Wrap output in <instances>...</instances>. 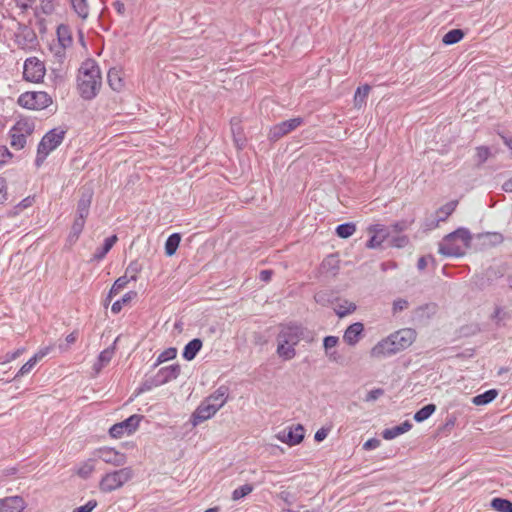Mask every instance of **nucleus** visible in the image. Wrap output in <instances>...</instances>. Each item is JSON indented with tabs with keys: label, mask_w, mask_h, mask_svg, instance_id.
<instances>
[{
	"label": "nucleus",
	"mask_w": 512,
	"mask_h": 512,
	"mask_svg": "<svg viewBox=\"0 0 512 512\" xmlns=\"http://www.w3.org/2000/svg\"><path fill=\"white\" fill-rule=\"evenodd\" d=\"M76 82L78 94L83 100L91 101L97 97L102 87V75L96 60L87 58L81 63Z\"/></svg>",
	"instance_id": "nucleus-1"
},
{
	"label": "nucleus",
	"mask_w": 512,
	"mask_h": 512,
	"mask_svg": "<svg viewBox=\"0 0 512 512\" xmlns=\"http://www.w3.org/2000/svg\"><path fill=\"white\" fill-rule=\"evenodd\" d=\"M472 235L467 228L460 227L444 236L439 243L438 252L446 257H462L466 249L470 248Z\"/></svg>",
	"instance_id": "nucleus-2"
},
{
	"label": "nucleus",
	"mask_w": 512,
	"mask_h": 512,
	"mask_svg": "<svg viewBox=\"0 0 512 512\" xmlns=\"http://www.w3.org/2000/svg\"><path fill=\"white\" fill-rule=\"evenodd\" d=\"M93 195V189L90 187H83L80 190V198L77 202L75 218L68 235V241L70 243H75L84 229L86 219L90 213Z\"/></svg>",
	"instance_id": "nucleus-3"
},
{
	"label": "nucleus",
	"mask_w": 512,
	"mask_h": 512,
	"mask_svg": "<svg viewBox=\"0 0 512 512\" xmlns=\"http://www.w3.org/2000/svg\"><path fill=\"white\" fill-rule=\"evenodd\" d=\"M132 477L133 470L130 467L106 473L99 482V489L104 493L115 491L130 481Z\"/></svg>",
	"instance_id": "nucleus-4"
},
{
	"label": "nucleus",
	"mask_w": 512,
	"mask_h": 512,
	"mask_svg": "<svg viewBox=\"0 0 512 512\" xmlns=\"http://www.w3.org/2000/svg\"><path fill=\"white\" fill-rule=\"evenodd\" d=\"M35 124L30 119L18 120L9 130L10 146L15 150H21L26 146L27 137L32 135Z\"/></svg>",
	"instance_id": "nucleus-5"
},
{
	"label": "nucleus",
	"mask_w": 512,
	"mask_h": 512,
	"mask_svg": "<svg viewBox=\"0 0 512 512\" xmlns=\"http://www.w3.org/2000/svg\"><path fill=\"white\" fill-rule=\"evenodd\" d=\"M19 106L29 110H43L52 104V97L45 91H27L17 100Z\"/></svg>",
	"instance_id": "nucleus-6"
},
{
	"label": "nucleus",
	"mask_w": 512,
	"mask_h": 512,
	"mask_svg": "<svg viewBox=\"0 0 512 512\" xmlns=\"http://www.w3.org/2000/svg\"><path fill=\"white\" fill-rule=\"evenodd\" d=\"M143 418V415L133 414L122 422L112 425L109 429V435L112 438H120L124 434L131 435L138 429Z\"/></svg>",
	"instance_id": "nucleus-7"
},
{
	"label": "nucleus",
	"mask_w": 512,
	"mask_h": 512,
	"mask_svg": "<svg viewBox=\"0 0 512 512\" xmlns=\"http://www.w3.org/2000/svg\"><path fill=\"white\" fill-rule=\"evenodd\" d=\"M304 123V119L302 117H295L289 120L282 121L270 127L268 132V140L271 142H276L282 137L286 136L290 132L294 131L296 128L301 126Z\"/></svg>",
	"instance_id": "nucleus-8"
},
{
	"label": "nucleus",
	"mask_w": 512,
	"mask_h": 512,
	"mask_svg": "<svg viewBox=\"0 0 512 512\" xmlns=\"http://www.w3.org/2000/svg\"><path fill=\"white\" fill-rule=\"evenodd\" d=\"M305 328L301 324L291 322L283 325L277 336L278 341H283L284 344L296 346L301 339H304Z\"/></svg>",
	"instance_id": "nucleus-9"
},
{
	"label": "nucleus",
	"mask_w": 512,
	"mask_h": 512,
	"mask_svg": "<svg viewBox=\"0 0 512 512\" xmlns=\"http://www.w3.org/2000/svg\"><path fill=\"white\" fill-rule=\"evenodd\" d=\"M66 133V129L60 127L53 128L44 134L37 147L50 154L62 144Z\"/></svg>",
	"instance_id": "nucleus-10"
},
{
	"label": "nucleus",
	"mask_w": 512,
	"mask_h": 512,
	"mask_svg": "<svg viewBox=\"0 0 512 512\" xmlns=\"http://www.w3.org/2000/svg\"><path fill=\"white\" fill-rule=\"evenodd\" d=\"M45 75L44 64L36 57L26 59L24 63L23 78L26 81L39 83Z\"/></svg>",
	"instance_id": "nucleus-11"
},
{
	"label": "nucleus",
	"mask_w": 512,
	"mask_h": 512,
	"mask_svg": "<svg viewBox=\"0 0 512 512\" xmlns=\"http://www.w3.org/2000/svg\"><path fill=\"white\" fill-rule=\"evenodd\" d=\"M305 436V429L301 424H297L295 427H289L284 429L277 435V438L288 444L289 446H295L300 444Z\"/></svg>",
	"instance_id": "nucleus-12"
},
{
	"label": "nucleus",
	"mask_w": 512,
	"mask_h": 512,
	"mask_svg": "<svg viewBox=\"0 0 512 512\" xmlns=\"http://www.w3.org/2000/svg\"><path fill=\"white\" fill-rule=\"evenodd\" d=\"M398 351L407 349L416 339V331L412 328L400 329L389 335Z\"/></svg>",
	"instance_id": "nucleus-13"
},
{
	"label": "nucleus",
	"mask_w": 512,
	"mask_h": 512,
	"mask_svg": "<svg viewBox=\"0 0 512 512\" xmlns=\"http://www.w3.org/2000/svg\"><path fill=\"white\" fill-rule=\"evenodd\" d=\"M216 405L209 404L203 400L191 415V423L197 426L202 422L212 418L217 413Z\"/></svg>",
	"instance_id": "nucleus-14"
},
{
	"label": "nucleus",
	"mask_w": 512,
	"mask_h": 512,
	"mask_svg": "<svg viewBox=\"0 0 512 512\" xmlns=\"http://www.w3.org/2000/svg\"><path fill=\"white\" fill-rule=\"evenodd\" d=\"M399 351L396 348L392 338L388 336L387 338L379 341L372 349L371 356L375 358H387L392 355L397 354Z\"/></svg>",
	"instance_id": "nucleus-15"
},
{
	"label": "nucleus",
	"mask_w": 512,
	"mask_h": 512,
	"mask_svg": "<svg viewBox=\"0 0 512 512\" xmlns=\"http://www.w3.org/2000/svg\"><path fill=\"white\" fill-rule=\"evenodd\" d=\"M99 459L105 463L112 464L114 466H123L126 463V456L123 453L116 451L114 448L102 447L97 451Z\"/></svg>",
	"instance_id": "nucleus-16"
},
{
	"label": "nucleus",
	"mask_w": 512,
	"mask_h": 512,
	"mask_svg": "<svg viewBox=\"0 0 512 512\" xmlns=\"http://www.w3.org/2000/svg\"><path fill=\"white\" fill-rule=\"evenodd\" d=\"M16 42L23 49H32L38 44L36 33L28 26L19 29L16 33Z\"/></svg>",
	"instance_id": "nucleus-17"
},
{
	"label": "nucleus",
	"mask_w": 512,
	"mask_h": 512,
	"mask_svg": "<svg viewBox=\"0 0 512 512\" xmlns=\"http://www.w3.org/2000/svg\"><path fill=\"white\" fill-rule=\"evenodd\" d=\"M364 324L355 322L344 331L343 341L349 346H355L364 336Z\"/></svg>",
	"instance_id": "nucleus-18"
},
{
	"label": "nucleus",
	"mask_w": 512,
	"mask_h": 512,
	"mask_svg": "<svg viewBox=\"0 0 512 512\" xmlns=\"http://www.w3.org/2000/svg\"><path fill=\"white\" fill-rule=\"evenodd\" d=\"M26 503L21 496H10L0 499V512H22Z\"/></svg>",
	"instance_id": "nucleus-19"
},
{
	"label": "nucleus",
	"mask_w": 512,
	"mask_h": 512,
	"mask_svg": "<svg viewBox=\"0 0 512 512\" xmlns=\"http://www.w3.org/2000/svg\"><path fill=\"white\" fill-rule=\"evenodd\" d=\"M181 372V366L178 363L162 367L156 373V378L159 379L162 385L178 378Z\"/></svg>",
	"instance_id": "nucleus-20"
},
{
	"label": "nucleus",
	"mask_w": 512,
	"mask_h": 512,
	"mask_svg": "<svg viewBox=\"0 0 512 512\" xmlns=\"http://www.w3.org/2000/svg\"><path fill=\"white\" fill-rule=\"evenodd\" d=\"M229 394V387L221 385L211 395L206 397L204 400L209 404L216 405L217 410L222 408L227 402Z\"/></svg>",
	"instance_id": "nucleus-21"
},
{
	"label": "nucleus",
	"mask_w": 512,
	"mask_h": 512,
	"mask_svg": "<svg viewBox=\"0 0 512 512\" xmlns=\"http://www.w3.org/2000/svg\"><path fill=\"white\" fill-rule=\"evenodd\" d=\"M413 425L409 420L402 422L391 428H386L382 431V437L385 440H392L399 435H402L412 429Z\"/></svg>",
	"instance_id": "nucleus-22"
},
{
	"label": "nucleus",
	"mask_w": 512,
	"mask_h": 512,
	"mask_svg": "<svg viewBox=\"0 0 512 512\" xmlns=\"http://www.w3.org/2000/svg\"><path fill=\"white\" fill-rule=\"evenodd\" d=\"M203 346V341L200 338H194L189 341L183 348L182 357L186 361H192L196 358Z\"/></svg>",
	"instance_id": "nucleus-23"
},
{
	"label": "nucleus",
	"mask_w": 512,
	"mask_h": 512,
	"mask_svg": "<svg viewBox=\"0 0 512 512\" xmlns=\"http://www.w3.org/2000/svg\"><path fill=\"white\" fill-rule=\"evenodd\" d=\"M117 240H118V237L115 234L107 237L104 240L103 245L96 249L95 253L93 254V257H92L91 261H101V260H103L105 258V256L107 255V253L115 245Z\"/></svg>",
	"instance_id": "nucleus-24"
},
{
	"label": "nucleus",
	"mask_w": 512,
	"mask_h": 512,
	"mask_svg": "<svg viewBox=\"0 0 512 512\" xmlns=\"http://www.w3.org/2000/svg\"><path fill=\"white\" fill-rule=\"evenodd\" d=\"M56 34H57L59 45L61 47L68 48L72 45V43H73L72 31H71V28L69 25L60 24L57 27Z\"/></svg>",
	"instance_id": "nucleus-25"
},
{
	"label": "nucleus",
	"mask_w": 512,
	"mask_h": 512,
	"mask_svg": "<svg viewBox=\"0 0 512 512\" xmlns=\"http://www.w3.org/2000/svg\"><path fill=\"white\" fill-rule=\"evenodd\" d=\"M107 82L110 88L116 92H120L124 87V80L120 75V71L116 68H111L108 71Z\"/></svg>",
	"instance_id": "nucleus-26"
},
{
	"label": "nucleus",
	"mask_w": 512,
	"mask_h": 512,
	"mask_svg": "<svg viewBox=\"0 0 512 512\" xmlns=\"http://www.w3.org/2000/svg\"><path fill=\"white\" fill-rule=\"evenodd\" d=\"M458 201L452 200L438 208L433 215L438 218V221L444 222L455 211Z\"/></svg>",
	"instance_id": "nucleus-27"
},
{
	"label": "nucleus",
	"mask_w": 512,
	"mask_h": 512,
	"mask_svg": "<svg viewBox=\"0 0 512 512\" xmlns=\"http://www.w3.org/2000/svg\"><path fill=\"white\" fill-rule=\"evenodd\" d=\"M181 242V234L180 233H172L168 236L165 242V255L171 257L175 255L179 245Z\"/></svg>",
	"instance_id": "nucleus-28"
},
{
	"label": "nucleus",
	"mask_w": 512,
	"mask_h": 512,
	"mask_svg": "<svg viewBox=\"0 0 512 512\" xmlns=\"http://www.w3.org/2000/svg\"><path fill=\"white\" fill-rule=\"evenodd\" d=\"M371 90V86L365 84L361 87H358L354 94V107L360 109L362 106L366 105L367 97Z\"/></svg>",
	"instance_id": "nucleus-29"
},
{
	"label": "nucleus",
	"mask_w": 512,
	"mask_h": 512,
	"mask_svg": "<svg viewBox=\"0 0 512 512\" xmlns=\"http://www.w3.org/2000/svg\"><path fill=\"white\" fill-rule=\"evenodd\" d=\"M464 36L465 33L462 29H451L442 37V43L447 46L453 45L460 42Z\"/></svg>",
	"instance_id": "nucleus-30"
},
{
	"label": "nucleus",
	"mask_w": 512,
	"mask_h": 512,
	"mask_svg": "<svg viewBox=\"0 0 512 512\" xmlns=\"http://www.w3.org/2000/svg\"><path fill=\"white\" fill-rule=\"evenodd\" d=\"M504 237L498 232L482 233V247H493L503 242Z\"/></svg>",
	"instance_id": "nucleus-31"
},
{
	"label": "nucleus",
	"mask_w": 512,
	"mask_h": 512,
	"mask_svg": "<svg viewBox=\"0 0 512 512\" xmlns=\"http://www.w3.org/2000/svg\"><path fill=\"white\" fill-rule=\"evenodd\" d=\"M436 409H437V407L435 404H433V403L427 404L414 413L413 419L417 423L424 422L430 416H432V414L436 411Z\"/></svg>",
	"instance_id": "nucleus-32"
},
{
	"label": "nucleus",
	"mask_w": 512,
	"mask_h": 512,
	"mask_svg": "<svg viewBox=\"0 0 512 512\" xmlns=\"http://www.w3.org/2000/svg\"><path fill=\"white\" fill-rule=\"evenodd\" d=\"M159 379L156 378V374L151 377L145 378L140 386L135 390V395L138 396L144 392H148L155 387L161 386Z\"/></svg>",
	"instance_id": "nucleus-33"
},
{
	"label": "nucleus",
	"mask_w": 512,
	"mask_h": 512,
	"mask_svg": "<svg viewBox=\"0 0 512 512\" xmlns=\"http://www.w3.org/2000/svg\"><path fill=\"white\" fill-rule=\"evenodd\" d=\"M489 505L498 512H512V502L506 498L495 497Z\"/></svg>",
	"instance_id": "nucleus-34"
},
{
	"label": "nucleus",
	"mask_w": 512,
	"mask_h": 512,
	"mask_svg": "<svg viewBox=\"0 0 512 512\" xmlns=\"http://www.w3.org/2000/svg\"><path fill=\"white\" fill-rule=\"evenodd\" d=\"M277 354L283 360H291L296 356L295 347L292 345L284 344L283 341H278Z\"/></svg>",
	"instance_id": "nucleus-35"
},
{
	"label": "nucleus",
	"mask_w": 512,
	"mask_h": 512,
	"mask_svg": "<svg viewBox=\"0 0 512 512\" xmlns=\"http://www.w3.org/2000/svg\"><path fill=\"white\" fill-rule=\"evenodd\" d=\"M137 297L136 291H129L125 293L121 299L116 300L111 307V311L113 314H118L122 310L123 306L132 301Z\"/></svg>",
	"instance_id": "nucleus-36"
},
{
	"label": "nucleus",
	"mask_w": 512,
	"mask_h": 512,
	"mask_svg": "<svg viewBox=\"0 0 512 512\" xmlns=\"http://www.w3.org/2000/svg\"><path fill=\"white\" fill-rule=\"evenodd\" d=\"M74 12L81 18L86 19L89 15L87 0H69Z\"/></svg>",
	"instance_id": "nucleus-37"
},
{
	"label": "nucleus",
	"mask_w": 512,
	"mask_h": 512,
	"mask_svg": "<svg viewBox=\"0 0 512 512\" xmlns=\"http://www.w3.org/2000/svg\"><path fill=\"white\" fill-rule=\"evenodd\" d=\"M355 231H356V225L353 222H346V223L339 224L335 230L336 235L342 239L349 238L350 236H352L355 233Z\"/></svg>",
	"instance_id": "nucleus-38"
},
{
	"label": "nucleus",
	"mask_w": 512,
	"mask_h": 512,
	"mask_svg": "<svg viewBox=\"0 0 512 512\" xmlns=\"http://www.w3.org/2000/svg\"><path fill=\"white\" fill-rule=\"evenodd\" d=\"M35 200L34 196H27L23 200H21L17 205H15L11 210L8 211L7 215L9 217H15L20 214L26 208H29L33 205Z\"/></svg>",
	"instance_id": "nucleus-39"
},
{
	"label": "nucleus",
	"mask_w": 512,
	"mask_h": 512,
	"mask_svg": "<svg viewBox=\"0 0 512 512\" xmlns=\"http://www.w3.org/2000/svg\"><path fill=\"white\" fill-rule=\"evenodd\" d=\"M176 356H177V349L175 347H169V348L165 349L158 355L155 363L153 364V368L159 366L160 364H162L166 361L173 360L174 358H176Z\"/></svg>",
	"instance_id": "nucleus-40"
},
{
	"label": "nucleus",
	"mask_w": 512,
	"mask_h": 512,
	"mask_svg": "<svg viewBox=\"0 0 512 512\" xmlns=\"http://www.w3.org/2000/svg\"><path fill=\"white\" fill-rule=\"evenodd\" d=\"M142 265L137 261L133 260L129 263L125 270V274L123 276H127L129 281H136L137 280V274L141 272Z\"/></svg>",
	"instance_id": "nucleus-41"
},
{
	"label": "nucleus",
	"mask_w": 512,
	"mask_h": 512,
	"mask_svg": "<svg viewBox=\"0 0 512 512\" xmlns=\"http://www.w3.org/2000/svg\"><path fill=\"white\" fill-rule=\"evenodd\" d=\"M128 283L129 279L127 276H121L117 278L108 293L107 300L110 301L112 297L116 295L121 289L125 288Z\"/></svg>",
	"instance_id": "nucleus-42"
},
{
	"label": "nucleus",
	"mask_w": 512,
	"mask_h": 512,
	"mask_svg": "<svg viewBox=\"0 0 512 512\" xmlns=\"http://www.w3.org/2000/svg\"><path fill=\"white\" fill-rule=\"evenodd\" d=\"M254 487L251 484H244L234 489L232 492L231 498L233 501H239L245 496L249 495L253 491Z\"/></svg>",
	"instance_id": "nucleus-43"
},
{
	"label": "nucleus",
	"mask_w": 512,
	"mask_h": 512,
	"mask_svg": "<svg viewBox=\"0 0 512 512\" xmlns=\"http://www.w3.org/2000/svg\"><path fill=\"white\" fill-rule=\"evenodd\" d=\"M40 5L35 9V15L38 16V10L45 15H50L55 10V0H39Z\"/></svg>",
	"instance_id": "nucleus-44"
},
{
	"label": "nucleus",
	"mask_w": 512,
	"mask_h": 512,
	"mask_svg": "<svg viewBox=\"0 0 512 512\" xmlns=\"http://www.w3.org/2000/svg\"><path fill=\"white\" fill-rule=\"evenodd\" d=\"M230 123L234 141L238 144L240 141H243V130L240 121L236 118H232Z\"/></svg>",
	"instance_id": "nucleus-45"
},
{
	"label": "nucleus",
	"mask_w": 512,
	"mask_h": 512,
	"mask_svg": "<svg viewBox=\"0 0 512 512\" xmlns=\"http://www.w3.org/2000/svg\"><path fill=\"white\" fill-rule=\"evenodd\" d=\"M37 364V358L31 357L25 364L22 365V367L18 370V372L15 375V378L22 377L26 374H28L33 367Z\"/></svg>",
	"instance_id": "nucleus-46"
},
{
	"label": "nucleus",
	"mask_w": 512,
	"mask_h": 512,
	"mask_svg": "<svg viewBox=\"0 0 512 512\" xmlns=\"http://www.w3.org/2000/svg\"><path fill=\"white\" fill-rule=\"evenodd\" d=\"M93 471L94 465L91 463V461H87L79 467V469L77 470V474L81 478L87 479L92 474Z\"/></svg>",
	"instance_id": "nucleus-47"
},
{
	"label": "nucleus",
	"mask_w": 512,
	"mask_h": 512,
	"mask_svg": "<svg viewBox=\"0 0 512 512\" xmlns=\"http://www.w3.org/2000/svg\"><path fill=\"white\" fill-rule=\"evenodd\" d=\"M114 353H115L114 346H110V347L104 349L103 351H101L100 354L98 355L97 359H99V361H101L102 363L107 365L111 361Z\"/></svg>",
	"instance_id": "nucleus-48"
},
{
	"label": "nucleus",
	"mask_w": 512,
	"mask_h": 512,
	"mask_svg": "<svg viewBox=\"0 0 512 512\" xmlns=\"http://www.w3.org/2000/svg\"><path fill=\"white\" fill-rule=\"evenodd\" d=\"M387 237L381 236L378 237L376 234H371V237L366 242V247L369 249H376L381 247L382 243L386 240Z\"/></svg>",
	"instance_id": "nucleus-49"
},
{
	"label": "nucleus",
	"mask_w": 512,
	"mask_h": 512,
	"mask_svg": "<svg viewBox=\"0 0 512 512\" xmlns=\"http://www.w3.org/2000/svg\"><path fill=\"white\" fill-rule=\"evenodd\" d=\"M499 391L497 389H490L482 393L481 403L482 405H487L494 401L498 396Z\"/></svg>",
	"instance_id": "nucleus-50"
},
{
	"label": "nucleus",
	"mask_w": 512,
	"mask_h": 512,
	"mask_svg": "<svg viewBox=\"0 0 512 512\" xmlns=\"http://www.w3.org/2000/svg\"><path fill=\"white\" fill-rule=\"evenodd\" d=\"M440 224V221H438V218H436L433 214H431L429 217H426L423 222V229L425 231H431L436 229Z\"/></svg>",
	"instance_id": "nucleus-51"
},
{
	"label": "nucleus",
	"mask_w": 512,
	"mask_h": 512,
	"mask_svg": "<svg viewBox=\"0 0 512 512\" xmlns=\"http://www.w3.org/2000/svg\"><path fill=\"white\" fill-rule=\"evenodd\" d=\"M338 342H339V338L337 336L329 335V336L324 337L323 347L325 349V352H328L329 350H331L332 348L337 346Z\"/></svg>",
	"instance_id": "nucleus-52"
},
{
	"label": "nucleus",
	"mask_w": 512,
	"mask_h": 512,
	"mask_svg": "<svg viewBox=\"0 0 512 512\" xmlns=\"http://www.w3.org/2000/svg\"><path fill=\"white\" fill-rule=\"evenodd\" d=\"M97 505V501L95 499H91L86 504L76 507L72 512H92Z\"/></svg>",
	"instance_id": "nucleus-53"
},
{
	"label": "nucleus",
	"mask_w": 512,
	"mask_h": 512,
	"mask_svg": "<svg viewBox=\"0 0 512 512\" xmlns=\"http://www.w3.org/2000/svg\"><path fill=\"white\" fill-rule=\"evenodd\" d=\"M409 306V302L406 300V299H403V298H398L396 300H394L393 302V313L396 314L398 312H401L405 309H407Z\"/></svg>",
	"instance_id": "nucleus-54"
},
{
	"label": "nucleus",
	"mask_w": 512,
	"mask_h": 512,
	"mask_svg": "<svg viewBox=\"0 0 512 512\" xmlns=\"http://www.w3.org/2000/svg\"><path fill=\"white\" fill-rule=\"evenodd\" d=\"M367 231L369 234H376L377 232H383L384 237L389 236V232L383 224H371L368 226Z\"/></svg>",
	"instance_id": "nucleus-55"
},
{
	"label": "nucleus",
	"mask_w": 512,
	"mask_h": 512,
	"mask_svg": "<svg viewBox=\"0 0 512 512\" xmlns=\"http://www.w3.org/2000/svg\"><path fill=\"white\" fill-rule=\"evenodd\" d=\"M409 243V238L406 235L395 236L391 239V246L396 248H403Z\"/></svg>",
	"instance_id": "nucleus-56"
},
{
	"label": "nucleus",
	"mask_w": 512,
	"mask_h": 512,
	"mask_svg": "<svg viewBox=\"0 0 512 512\" xmlns=\"http://www.w3.org/2000/svg\"><path fill=\"white\" fill-rule=\"evenodd\" d=\"M12 157L13 154L6 146H0V167L7 164Z\"/></svg>",
	"instance_id": "nucleus-57"
},
{
	"label": "nucleus",
	"mask_w": 512,
	"mask_h": 512,
	"mask_svg": "<svg viewBox=\"0 0 512 512\" xmlns=\"http://www.w3.org/2000/svg\"><path fill=\"white\" fill-rule=\"evenodd\" d=\"M8 199L7 180L0 177V204H4Z\"/></svg>",
	"instance_id": "nucleus-58"
},
{
	"label": "nucleus",
	"mask_w": 512,
	"mask_h": 512,
	"mask_svg": "<svg viewBox=\"0 0 512 512\" xmlns=\"http://www.w3.org/2000/svg\"><path fill=\"white\" fill-rule=\"evenodd\" d=\"M507 317V313L501 308L496 307L494 313L491 315V318L497 324L503 322Z\"/></svg>",
	"instance_id": "nucleus-59"
},
{
	"label": "nucleus",
	"mask_w": 512,
	"mask_h": 512,
	"mask_svg": "<svg viewBox=\"0 0 512 512\" xmlns=\"http://www.w3.org/2000/svg\"><path fill=\"white\" fill-rule=\"evenodd\" d=\"M384 394V390L382 388H375V389H372L370 390L366 397H365V401L367 402H371V401H375L377 400L380 396H382Z\"/></svg>",
	"instance_id": "nucleus-60"
},
{
	"label": "nucleus",
	"mask_w": 512,
	"mask_h": 512,
	"mask_svg": "<svg viewBox=\"0 0 512 512\" xmlns=\"http://www.w3.org/2000/svg\"><path fill=\"white\" fill-rule=\"evenodd\" d=\"M413 221H407V220H402V221H398V222H395L394 224H392V229L394 232H402V231H405L407 230L410 225L412 224Z\"/></svg>",
	"instance_id": "nucleus-61"
},
{
	"label": "nucleus",
	"mask_w": 512,
	"mask_h": 512,
	"mask_svg": "<svg viewBox=\"0 0 512 512\" xmlns=\"http://www.w3.org/2000/svg\"><path fill=\"white\" fill-rule=\"evenodd\" d=\"M381 445V441L378 438H370L363 444V449L370 451L378 448Z\"/></svg>",
	"instance_id": "nucleus-62"
},
{
	"label": "nucleus",
	"mask_w": 512,
	"mask_h": 512,
	"mask_svg": "<svg viewBox=\"0 0 512 512\" xmlns=\"http://www.w3.org/2000/svg\"><path fill=\"white\" fill-rule=\"evenodd\" d=\"M329 432H330V428H325V427L320 428L319 430L316 431V433L314 435V440L318 443L324 441L326 439V437L328 436Z\"/></svg>",
	"instance_id": "nucleus-63"
},
{
	"label": "nucleus",
	"mask_w": 512,
	"mask_h": 512,
	"mask_svg": "<svg viewBox=\"0 0 512 512\" xmlns=\"http://www.w3.org/2000/svg\"><path fill=\"white\" fill-rule=\"evenodd\" d=\"M428 260H430L433 264H435V258L432 256V255H427V256H421L419 259H418V262H417V268L419 270H424L427 266V262Z\"/></svg>",
	"instance_id": "nucleus-64"
}]
</instances>
